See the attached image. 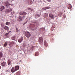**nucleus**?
I'll use <instances>...</instances> for the list:
<instances>
[{
    "label": "nucleus",
    "mask_w": 75,
    "mask_h": 75,
    "mask_svg": "<svg viewBox=\"0 0 75 75\" xmlns=\"http://www.w3.org/2000/svg\"><path fill=\"white\" fill-rule=\"evenodd\" d=\"M10 34V33L8 32V33H6V34L5 35L6 36H7V35H8V34Z\"/></svg>",
    "instance_id": "cd10ccee"
},
{
    "label": "nucleus",
    "mask_w": 75,
    "mask_h": 75,
    "mask_svg": "<svg viewBox=\"0 0 75 75\" xmlns=\"http://www.w3.org/2000/svg\"><path fill=\"white\" fill-rule=\"evenodd\" d=\"M25 35L27 38H29V37H30V36H31V34L28 32H25Z\"/></svg>",
    "instance_id": "f03ea898"
},
{
    "label": "nucleus",
    "mask_w": 75,
    "mask_h": 75,
    "mask_svg": "<svg viewBox=\"0 0 75 75\" xmlns=\"http://www.w3.org/2000/svg\"><path fill=\"white\" fill-rule=\"evenodd\" d=\"M34 23H36V22H33Z\"/></svg>",
    "instance_id": "f704fd0d"
},
{
    "label": "nucleus",
    "mask_w": 75,
    "mask_h": 75,
    "mask_svg": "<svg viewBox=\"0 0 75 75\" xmlns=\"http://www.w3.org/2000/svg\"><path fill=\"white\" fill-rule=\"evenodd\" d=\"M44 39H43V38L42 37H40L39 38V41L40 43H42V44H43L44 42Z\"/></svg>",
    "instance_id": "7ed1b4c3"
},
{
    "label": "nucleus",
    "mask_w": 75,
    "mask_h": 75,
    "mask_svg": "<svg viewBox=\"0 0 75 75\" xmlns=\"http://www.w3.org/2000/svg\"><path fill=\"white\" fill-rule=\"evenodd\" d=\"M72 8V6L71 5H69L68 6V8L69 9H71Z\"/></svg>",
    "instance_id": "aec40b11"
},
{
    "label": "nucleus",
    "mask_w": 75,
    "mask_h": 75,
    "mask_svg": "<svg viewBox=\"0 0 75 75\" xmlns=\"http://www.w3.org/2000/svg\"><path fill=\"white\" fill-rule=\"evenodd\" d=\"M1 66H0V69H1Z\"/></svg>",
    "instance_id": "c9c22d12"
},
{
    "label": "nucleus",
    "mask_w": 75,
    "mask_h": 75,
    "mask_svg": "<svg viewBox=\"0 0 75 75\" xmlns=\"http://www.w3.org/2000/svg\"><path fill=\"white\" fill-rule=\"evenodd\" d=\"M62 14V12H59L58 13V15L59 16H61Z\"/></svg>",
    "instance_id": "a211bd4d"
},
{
    "label": "nucleus",
    "mask_w": 75,
    "mask_h": 75,
    "mask_svg": "<svg viewBox=\"0 0 75 75\" xmlns=\"http://www.w3.org/2000/svg\"><path fill=\"white\" fill-rule=\"evenodd\" d=\"M23 40V37H21L18 40L19 42L20 43H21V42H22Z\"/></svg>",
    "instance_id": "f8f14e48"
},
{
    "label": "nucleus",
    "mask_w": 75,
    "mask_h": 75,
    "mask_svg": "<svg viewBox=\"0 0 75 75\" xmlns=\"http://www.w3.org/2000/svg\"><path fill=\"white\" fill-rule=\"evenodd\" d=\"M33 1H34V0H33Z\"/></svg>",
    "instance_id": "4c0bfd02"
},
{
    "label": "nucleus",
    "mask_w": 75,
    "mask_h": 75,
    "mask_svg": "<svg viewBox=\"0 0 75 75\" xmlns=\"http://www.w3.org/2000/svg\"><path fill=\"white\" fill-rule=\"evenodd\" d=\"M4 4L5 6L7 8H8L9 7V6H13V4H10L8 1L5 2Z\"/></svg>",
    "instance_id": "f257e3e1"
},
{
    "label": "nucleus",
    "mask_w": 75,
    "mask_h": 75,
    "mask_svg": "<svg viewBox=\"0 0 75 75\" xmlns=\"http://www.w3.org/2000/svg\"><path fill=\"white\" fill-rule=\"evenodd\" d=\"M8 65H11V61L9 59L8 61Z\"/></svg>",
    "instance_id": "dca6fc26"
},
{
    "label": "nucleus",
    "mask_w": 75,
    "mask_h": 75,
    "mask_svg": "<svg viewBox=\"0 0 75 75\" xmlns=\"http://www.w3.org/2000/svg\"><path fill=\"white\" fill-rule=\"evenodd\" d=\"M16 69L14 68V67H12V68L11 69V71L12 73H14V72H15V71H16Z\"/></svg>",
    "instance_id": "ddd939ff"
},
{
    "label": "nucleus",
    "mask_w": 75,
    "mask_h": 75,
    "mask_svg": "<svg viewBox=\"0 0 75 75\" xmlns=\"http://www.w3.org/2000/svg\"><path fill=\"white\" fill-rule=\"evenodd\" d=\"M6 25H9V24H10V23L7 22L6 23Z\"/></svg>",
    "instance_id": "a878e982"
},
{
    "label": "nucleus",
    "mask_w": 75,
    "mask_h": 75,
    "mask_svg": "<svg viewBox=\"0 0 75 75\" xmlns=\"http://www.w3.org/2000/svg\"><path fill=\"white\" fill-rule=\"evenodd\" d=\"M12 40H14V41H16V39H15V37H13L11 38Z\"/></svg>",
    "instance_id": "5701e85b"
},
{
    "label": "nucleus",
    "mask_w": 75,
    "mask_h": 75,
    "mask_svg": "<svg viewBox=\"0 0 75 75\" xmlns=\"http://www.w3.org/2000/svg\"><path fill=\"white\" fill-rule=\"evenodd\" d=\"M20 15H22L23 16H25L27 14V13L23 11H21L20 13Z\"/></svg>",
    "instance_id": "39448f33"
},
{
    "label": "nucleus",
    "mask_w": 75,
    "mask_h": 75,
    "mask_svg": "<svg viewBox=\"0 0 75 75\" xmlns=\"http://www.w3.org/2000/svg\"><path fill=\"white\" fill-rule=\"evenodd\" d=\"M23 47H24V46H25H25H26V45H25V44H23Z\"/></svg>",
    "instance_id": "72a5a7b5"
},
{
    "label": "nucleus",
    "mask_w": 75,
    "mask_h": 75,
    "mask_svg": "<svg viewBox=\"0 0 75 75\" xmlns=\"http://www.w3.org/2000/svg\"><path fill=\"white\" fill-rule=\"evenodd\" d=\"M50 7H46L42 8V10H47V9H50Z\"/></svg>",
    "instance_id": "4468645a"
},
{
    "label": "nucleus",
    "mask_w": 75,
    "mask_h": 75,
    "mask_svg": "<svg viewBox=\"0 0 75 75\" xmlns=\"http://www.w3.org/2000/svg\"><path fill=\"white\" fill-rule=\"evenodd\" d=\"M9 32H11V31H9Z\"/></svg>",
    "instance_id": "e433bc0d"
},
{
    "label": "nucleus",
    "mask_w": 75,
    "mask_h": 75,
    "mask_svg": "<svg viewBox=\"0 0 75 75\" xmlns=\"http://www.w3.org/2000/svg\"><path fill=\"white\" fill-rule=\"evenodd\" d=\"M49 16L52 19H53V20L54 19V15L50 13Z\"/></svg>",
    "instance_id": "20e7f679"
},
{
    "label": "nucleus",
    "mask_w": 75,
    "mask_h": 75,
    "mask_svg": "<svg viewBox=\"0 0 75 75\" xmlns=\"http://www.w3.org/2000/svg\"><path fill=\"white\" fill-rule=\"evenodd\" d=\"M14 11L12 12L11 13V15H13L14 14Z\"/></svg>",
    "instance_id": "bb28decb"
},
{
    "label": "nucleus",
    "mask_w": 75,
    "mask_h": 75,
    "mask_svg": "<svg viewBox=\"0 0 75 75\" xmlns=\"http://www.w3.org/2000/svg\"><path fill=\"white\" fill-rule=\"evenodd\" d=\"M3 56V54L1 52H0V58L2 57Z\"/></svg>",
    "instance_id": "4be33fe9"
},
{
    "label": "nucleus",
    "mask_w": 75,
    "mask_h": 75,
    "mask_svg": "<svg viewBox=\"0 0 75 75\" xmlns=\"http://www.w3.org/2000/svg\"><path fill=\"white\" fill-rule=\"evenodd\" d=\"M31 8H27V9L28 10H31Z\"/></svg>",
    "instance_id": "c85d7f7f"
},
{
    "label": "nucleus",
    "mask_w": 75,
    "mask_h": 75,
    "mask_svg": "<svg viewBox=\"0 0 75 75\" xmlns=\"http://www.w3.org/2000/svg\"><path fill=\"white\" fill-rule=\"evenodd\" d=\"M35 27V25H32V27L33 28V27Z\"/></svg>",
    "instance_id": "c756f323"
},
{
    "label": "nucleus",
    "mask_w": 75,
    "mask_h": 75,
    "mask_svg": "<svg viewBox=\"0 0 75 75\" xmlns=\"http://www.w3.org/2000/svg\"><path fill=\"white\" fill-rule=\"evenodd\" d=\"M44 44L45 47H47L48 45V43L47 42V41H46V40H45Z\"/></svg>",
    "instance_id": "2eb2a0df"
},
{
    "label": "nucleus",
    "mask_w": 75,
    "mask_h": 75,
    "mask_svg": "<svg viewBox=\"0 0 75 75\" xmlns=\"http://www.w3.org/2000/svg\"><path fill=\"white\" fill-rule=\"evenodd\" d=\"M37 16H38V17H40V15L39 14H37Z\"/></svg>",
    "instance_id": "2f4dec72"
},
{
    "label": "nucleus",
    "mask_w": 75,
    "mask_h": 75,
    "mask_svg": "<svg viewBox=\"0 0 75 75\" xmlns=\"http://www.w3.org/2000/svg\"><path fill=\"white\" fill-rule=\"evenodd\" d=\"M19 68H20V67H19L18 66H16L15 68V71H18V70L19 69Z\"/></svg>",
    "instance_id": "9b49d317"
},
{
    "label": "nucleus",
    "mask_w": 75,
    "mask_h": 75,
    "mask_svg": "<svg viewBox=\"0 0 75 75\" xmlns=\"http://www.w3.org/2000/svg\"><path fill=\"white\" fill-rule=\"evenodd\" d=\"M7 45V42H5L4 45V47H6Z\"/></svg>",
    "instance_id": "412c9836"
},
{
    "label": "nucleus",
    "mask_w": 75,
    "mask_h": 75,
    "mask_svg": "<svg viewBox=\"0 0 75 75\" xmlns=\"http://www.w3.org/2000/svg\"><path fill=\"white\" fill-rule=\"evenodd\" d=\"M9 75H11V74Z\"/></svg>",
    "instance_id": "58836bf2"
},
{
    "label": "nucleus",
    "mask_w": 75,
    "mask_h": 75,
    "mask_svg": "<svg viewBox=\"0 0 75 75\" xmlns=\"http://www.w3.org/2000/svg\"><path fill=\"white\" fill-rule=\"evenodd\" d=\"M41 30L42 31H44V30H45V28L40 29V30Z\"/></svg>",
    "instance_id": "393cba45"
},
{
    "label": "nucleus",
    "mask_w": 75,
    "mask_h": 75,
    "mask_svg": "<svg viewBox=\"0 0 75 75\" xmlns=\"http://www.w3.org/2000/svg\"><path fill=\"white\" fill-rule=\"evenodd\" d=\"M25 16H24L23 17V18H25Z\"/></svg>",
    "instance_id": "473e14b6"
},
{
    "label": "nucleus",
    "mask_w": 75,
    "mask_h": 75,
    "mask_svg": "<svg viewBox=\"0 0 75 75\" xmlns=\"http://www.w3.org/2000/svg\"><path fill=\"white\" fill-rule=\"evenodd\" d=\"M6 8V7H5L4 6H1V8H0V11H1L2 10H3L4 9H5Z\"/></svg>",
    "instance_id": "0eeeda50"
},
{
    "label": "nucleus",
    "mask_w": 75,
    "mask_h": 75,
    "mask_svg": "<svg viewBox=\"0 0 75 75\" xmlns=\"http://www.w3.org/2000/svg\"><path fill=\"white\" fill-rule=\"evenodd\" d=\"M35 55V56H38L39 55V53L38 52H36Z\"/></svg>",
    "instance_id": "6ab92c4d"
},
{
    "label": "nucleus",
    "mask_w": 75,
    "mask_h": 75,
    "mask_svg": "<svg viewBox=\"0 0 75 75\" xmlns=\"http://www.w3.org/2000/svg\"><path fill=\"white\" fill-rule=\"evenodd\" d=\"M13 10H12V9L11 8H10L9 9H7L6 10V13H10V12H11Z\"/></svg>",
    "instance_id": "423d86ee"
},
{
    "label": "nucleus",
    "mask_w": 75,
    "mask_h": 75,
    "mask_svg": "<svg viewBox=\"0 0 75 75\" xmlns=\"http://www.w3.org/2000/svg\"><path fill=\"white\" fill-rule=\"evenodd\" d=\"M22 19V17H21V16H19V19H18V20H19V21H21Z\"/></svg>",
    "instance_id": "f3484780"
},
{
    "label": "nucleus",
    "mask_w": 75,
    "mask_h": 75,
    "mask_svg": "<svg viewBox=\"0 0 75 75\" xmlns=\"http://www.w3.org/2000/svg\"><path fill=\"white\" fill-rule=\"evenodd\" d=\"M16 31L17 32V33H18V31H19V30H18V29L17 28H16Z\"/></svg>",
    "instance_id": "b1692460"
},
{
    "label": "nucleus",
    "mask_w": 75,
    "mask_h": 75,
    "mask_svg": "<svg viewBox=\"0 0 75 75\" xmlns=\"http://www.w3.org/2000/svg\"><path fill=\"white\" fill-rule=\"evenodd\" d=\"M4 29L6 31H9L10 29H9V28H8V26H5L4 27Z\"/></svg>",
    "instance_id": "6e6552de"
},
{
    "label": "nucleus",
    "mask_w": 75,
    "mask_h": 75,
    "mask_svg": "<svg viewBox=\"0 0 75 75\" xmlns=\"http://www.w3.org/2000/svg\"><path fill=\"white\" fill-rule=\"evenodd\" d=\"M47 1L48 2H50L51 1V0H47Z\"/></svg>",
    "instance_id": "7c9ffc66"
},
{
    "label": "nucleus",
    "mask_w": 75,
    "mask_h": 75,
    "mask_svg": "<svg viewBox=\"0 0 75 75\" xmlns=\"http://www.w3.org/2000/svg\"><path fill=\"white\" fill-rule=\"evenodd\" d=\"M6 64H6V62H4L3 63H1V65L2 67H5V66H7V65H6Z\"/></svg>",
    "instance_id": "9d476101"
},
{
    "label": "nucleus",
    "mask_w": 75,
    "mask_h": 75,
    "mask_svg": "<svg viewBox=\"0 0 75 75\" xmlns=\"http://www.w3.org/2000/svg\"><path fill=\"white\" fill-rule=\"evenodd\" d=\"M28 1L29 5H31L33 4V2L31 0H28Z\"/></svg>",
    "instance_id": "1a4fd4ad"
}]
</instances>
